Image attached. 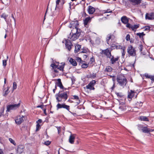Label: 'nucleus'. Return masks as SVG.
Instances as JSON below:
<instances>
[{
    "label": "nucleus",
    "mask_w": 154,
    "mask_h": 154,
    "mask_svg": "<svg viewBox=\"0 0 154 154\" xmlns=\"http://www.w3.org/2000/svg\"><path fill=\"white\" fill-rule=\"evenodd\" d=\"M70 25L69 26L70 28L72 27H73V29L72 30L68 37V38L70 39L72 41H74L78 39L81 35L82 30L77 27L79 24L77 20L71 22Z\"/></svg>",
    "instance_id": "nucleus-1"
},
{
    "label": "nucleus",
    "mask_w": 154,
    "mask_h": 154,
    "mask_svg": "<svg viewBox=\"0 0 154 154\" xmlns=\"http://www.w3.org/2000/svg\"><path fill=\"white\" fill-rule=\"evenodd\" d=\"M69 94V91H65L64 90L60 91L58 93L55 95L57 102H61L62 100L65 101L68 97V94Z\"/></svg>",
    "instance_id": "nucleus-2"
},
{
    "label": "nucleus",
    "mask_w": 154,
    "mask_h": 154,
    "mask_svg": "<svg viewBox=\"0 0 154 154\" xmlns=\"http://www.w3.org/2000/svg\"><path fill=\"white\" fill-rule=\"evenodd\" d=\"M117 82L119 85L122 87H124L126 85L127 83V80L124 75H120L118 76L116 79Z\"/></svg>",
    "instance_id": "nucleus-3"
},
{
    "label": "nucleus",
    "mask_w": 154,
    "mask_h": 154,
    "mask_svg": "<svg viewBox=\"0 0 154 154\" xmlns=\"http://www.w3.org/2000/svg\"><path fill=\"white\" fill-rule=\"evenodd\" d=\"M127 52L129 56L135 57L136 55V51L132 45L129 46L127 49Z\"/></svg>",
    "instance_id": "nucleus-4"
},
{
    "label": "nucleus",
    "mask_w": 154,
    "mask_h": 154,
    "mask_svg": "<svg viewBox=\"0 0 154 154\" xmlns=\"http://www.w3.org/2000/svg\"><path fill=\"white\" fill-rule=\"evenodd\" d=\"M20 103L19 102L18 104H15L8 105L7 107V111L9 112L11 110L15 109L18 108L20 106Z\"/></svg>",
    "instance_id": "nucleus-5"
},
{
    "label": "nucleus",
    "mask_w": 154,
    "mask_h": 154,
    "mask_svg": "<svg viewBox=\"0 0 154 154\" xmlns=\"http://www.w3.org/2000/svg\"><path fill=\"white\" fill-rule=\"evenodd\" d=\"M56 107L57 110L63 108L66 109L69 111L70 109L69 106L66 105L65 104H60L59 103H58L56 106Z\"/></svg>",
    "instance_id": "nucleus-6"
},
{
    "label": "nucleus",
    "mask_w": 154,
    "mask_h": 154,
    "mask_svg": "<svg viewBox=\"0 0 154 154\" xmlns=\"http://www.w3.org/2000/svg\"><path fill=\"white\" fill-rule=\"evenodd\" d=\"M102 54H105L107 58H110L112 56L111 51H110L108 48H107L104 50H102Z\"/></svg>",
    "instance_id": "nucleus-7"
},
{
    "label": "nucleus",
    "mask_w": 154,
    "mask_h": 154,
    "mask_svg": "<svg viewBox=\"0 0 154 154\" xmlns=\"http://www.w3.org/2000/svg\"><path fill=\"white\" fill-rule=\"evenodd\" d=\"M24 117V116H17L15 120V123L17 125L20 124L23 121V118Z\"/></svg>",
    "instance_id": "nucleus-8"
},
{
    "label": "nucleus",
    "mask_w": 154,
    "mask_h": 154,
    "mask_svg": "<svg viewBox=\"0 0 154 154\" xmlns=\"http://www.w3.org/2000/svg\"><path fill=\"white\" fill-rule=\"evenodd\" d=\"M65 46L66 49L69 51H70L72 48L73 45L71 42L67 40L66 41Z\"/></svg>",
    "instance_id": "nucleus-9"
},
{
    "label": "nucleus",
    "mask_w": 154,
    "mask_h": 154,
    "mask_svg": "<svg viewBox=\"0 0 154 154\" xmlns=\"http://www.w3.org/2000/svg\"><path fill=\"white\" fill-rule=\"evenodd\" d=\"M136 93V92L134 91L131 90L130 91L128 92V100L130 101L134 95Z\"/></svg>",
    "instance_id": "nucleus-10"
},
{
    "label": "nucleus",
    "mask_w": 154,
    "mask_h": 154,
    "mask_svg": "<svg viewBox=\"0 0 154 154\" xmlns=\"http://www.w3.org/2000/svg\"><path fill=\"white\" fill-rule=\"evenodd\" d=\"M145 18L146 20H152L154 19V13H146L145 16Z\"/></svg>",
    "instance_id": "nucleus-11"
},
{
    "label": "nucleus",
    "mask_w": 154,
    "mask_h": 154,
    "mask_svg": "<svg viewBox=\"0 0 154 154\" xmlns=\"http://www.w3.org/2000/svg\"><path fill=\"white\" fill-rule=\"evenodd\" d=\"M24 146L22 145H19L18 146L17 149V152L19 154H21L24 151Z\"/></svg>",
    "instance_id": "nucleus-12"
},
{
    "label": "nucleus",
    "mask_w": 154,
    "mask_h": 154,
    "mask_svg": "<svg viewBox=\"0 0 154 154\" xmlns=\"http://www.w3.org/2000/svg\"><path fill=\"white\" fill-rule=\"evenodd\" d=\"M75 136L76 134H71L69 138V142L70 143L72 144L74 143Z\"/></svg>",
    "instance_id": "nucleus-13"
},
{
    "label": "nucleus",
    "mask_w": 154,
    "mask_h": 154,
    "mask_svg": "<svg viewBox=\"0 0 154 154\" xmlns=\"http://www.w3.org/2000/svg\"><path fill=\"white\" fill-rule=\"evenodd\" d=\"M115 38L114 35L112 34H109L107 35L106 38V41L107 43L109 44V42L110 39H113Z\"/></svg>",
    "instance_id": "nucleus-14"
},
{
    "label": "nucleus",
    "mask_w": 154,
    "mask_h": 154,
    "mask_svg": "<svg viewBox=\"0 0 154 154\" xmlns=\"http://www.w3.org/2000/svg\"><path fill=\"white\" fill-rule=\"evenodd\" d=\"M88 13L89 14H93L95 11V8L91 6H89L88 7Z\"/></svg>",
    "instance_id": "nucleus-15"
},
{
    "label": "nucleus",
    "mask_w": 154,
    "mask_h": 154,
    "mask_svg": "<svg viewBox=\"0 0 154 154\" xmlns=\"http://www.w3.org/2000/svg\"><path fill=\"white\" fill-rule=\"evenodd\" d=\"M142 130V131L145 133H148L150 132H152L154 131V130L148 128L146 127H143Z\"/></svg>",
    "instance_id": "nucleus-16"
},
{
    "label": "nucleus",
    "mask_w": 154,
    "mask_h": 154,
    "mask_svg": "<svg viewBox=\"0 0 154 154\" xmlns=\"http://www.w3.org/2000/svg\"><path fill=\"white\" fill-rule=\"evenodd\" d=\"M57 82L56 83V85L59 87L61 89H64V87L61 82L60 79H58L57 80Z\"/></svg>",
    "instance_id": "nucleus-17"
},
{
    "label": "nucleus",
    "mask_w": 154,
    "mask_h": 154,
    "mask_svg": "<svg viewBox=\"0 0 154 154\" xmlns=\"http://www.w3.org/2000/svg\"><path fill=\"white\" fill-rule=\"evenodd\" d=\"M110 63L112 64H114L119 59V57L114 58L113 56H112L110 58Z\"/></svg>",
    "instance_id": "nucleus-18"
},
{
    "label": "nucleus",
    "mask_w": 154,
    "mask_h": 154,
    "mask_svg": "<svg viewBox=\"0 0 154 154\" xmlns=\"http://www.w3.org/2000/svg\"><path fill=\"white\" fill-rule=\"evenodd\" d=\"M121 20L123 23L126 24L128 22V18L126 16H124L121 17Z\"/></svg>",
    "instance_id": "nucleus-19"
},
{
    "label": "nucleus",
    "mask_w": 154,
    "mask_h": 154,
    "mask_svg": "<svg viewBox=\"0 0 154 154\" xmlns=\"http://www.w3.org/2000/svg\"><path fill=\"white\" fill-rule=\"evenodd\" d=\"M65 65V63H60V65H58V66L57 68L60 70L63 71Z\"/></svg>",
    "instance_id": "nucleus-20"
},
{
    "label": "nucleus",
    "mask_w": 154,
    "mask_h": 154,
    "mask_svg": "<svg viewBox=\"0 0 154 154\" xmlns=\"http://www.w3.org/2000/svg\"><path fill=\"white\" fill-rule=\"evenodd\" d=\"M81 48V45L79 44L76 45L75 46L74 52L75 53H77L79 51Z\"/></svg>",
    "instance_id": "nucleus-21"
},
{
    "label": "nucleus",
    "mask_w": 154,
    "mask_h": 154,
    "mask_svg": "<svg viewBox=\"0 0 154 154\" xmlns=\"http://www.w3.org/2000/svg\"><path fill=\"white\" fill-rule=\"evenodd\" d=\"M141 0H129V1L133 3L134 5L140 4L141 3Z\"/></svg>",
    "instance_id": "nucleus-22"
},
{
    "label": "nucleus",
    "mask_w": 154,
    "mask_h": 154,
    "mask_svg": "<svg viewBox=\"0 0 154 154\" xmlns=\"http://www.w3.org/2000/svg\"><path fill=\"white\" fill-rule=\"evenodd\" d=\"M117 48L118 49V48L117 47ZM118 48H121L122 49V56L124 57L125 54V47H124L122 48V46H119V47Z\"/></svg>",
    "instance_id": "nucleus-23"
},
{
    "label": "nucleus",
    "mask_w": 154,
    "mask_h": 154,
    "mask_svg": "<svg viewBox=\"0 0 154 154\" xmlns=\"http://www.w3.org/2000/svg\"><path fill=\"white\" fill-rule=\"evenodd\" d=\"M69 62H70L71 64H72L73 66H75L77 65V63L76 62L75 60L72 58H70L69 60Z\"/></svg>",
    "instance_id": "nucleus-24"
},
{
    "label": "nucleus",
    "mask_w": 154,
    "mask_h": 154,
    "mask_svg": "<svg viewBox=\"0 0 154 154\" xmlns=\"http://www.w3.org/2000/svg\"><path fill=\"white\" fill-rule=\"evenodd\" d=\"M120 105L121 106H120L119 108L121 110H124L126 109L125 104L124 103H122L120 104Z\"/></svg>",
    "instance_id": "nucleus-25"
},
{
    "label": "nucleus",
    "mask_w": 154,
    "mask_h": 154,
    "mask_svg": "<svg viewBox=\"0 0 154 154\" xmlns=\"http://www.w3.org/2000/svg\"><path fill=\"white\" fill-rule=\"evenodd\" d=\"M139 27V24L138 25H131V29L132 30L135 31L136 29Z\"/></svg>",
    "instance_id": "nucleus-26"
},
{
    "label": "nucleus",
    "mask_w": 154,
    "mask_h": 154,
    "mask_svg": "<svg viewBox=\"0 0 154 154\" xmlns=\"http://www.w3.org/2000/svg\"><path fill=\"white\" fill-rule=\"evenodd\" d=\"M145 76L146 78L150 79L151 80L154 81V76L149 75L148 74H145Z\"/></svg>",
    "instance_id": "nucleus-27"
},
{
    "label": "nucleus",
    "mask_w": 154,
    "mask_h": 154,
    "mask_svg": "<svg viewBox=\"0 0 154 154\" xmlns=\"http://www.w3.org/2000/svg\"><path fill=\"white\" fill-rule=\"evenodd\" d=\"M112 68L110 66H106L105 71V72H110L112 71Z\"/></svg>",
    "instance_id": "nucleus-28"
},
{
    "label": "nucleus",
    "mask_w": 154,
    "mask_h": 154,
    "mask_svg": "<svg viewBox=\"0 0 154 154\" xmlns=\"http://www.w3.org/2000/svg\"><path fill=\"white\" fill-rule=\"evenodd\" d=\"M91 19V18L90 17H88L85 18L84 20V24L85 25H87L88 22Z\"/></svg>",
    "instance_id": "nucleus-29"
},
{
    "label": "nucleus",
    "mask_w": 154,
    "mask_h": 154,
    "mask_svg": "<svg viewBox=\"0 0 154 154\" xmlns=\"http://www.w3.org/2000/svg\"><path fill=\"white\" fill-rule=\"evenodd\" d=\"M140 119L141 121H149V120L147 117L146 116H141L140 117Z\"/></svg>",
    "instance_id": "nucleus-30"
},
{
    "label": "nucleus",
    "mask_w": 154,
    "mask_h": 154,
    "mask_svg": "<svg viewBox=\"0 0 154 154\" xmlns=\"http://www.w3.org/2000/svg\"><path fill=\"white\" fill-rule=\"evenodd\" d=\"M86 88L88 89H89L90 90H95L94 88L91 85H90L89 84L86 86Z\"/></svg>",
    "instance_id": "nucleus-31"
},
{
    "label": "nucleus",
    "mask_w": 154,
    "mask_h": 154,
    "mask_svg": "<svg viewBox=\"0 0 154 154\" xmlns=\"http://www.w3.org/2000/svg\"><path fill=\"white\" fill-rule=\"evenodd\" d=\"M8 17V15L7 14L5 13H3L1 15V17L3 18L5 20L7 19V17Z\"/></svg>",
    "instance_id": "nucleus-32"
},
{
    "label": "nucleus",
    "mask_w": 154,
    "mask_h": 154,
    "mask_svg": "<svg viewBox=\"0 0 154 154\" xmlns=\"http://www.w3.org/2000/svg\"><path fill=\"white\" fill-rule=\"evenodd\" d=\"M5 21L8 25L9 26L11 25V20L10 18L7 19Z\"/></svg>",
    "instance_id": "nucleus-33"
},
{
    "label": "nucleus",
    "mask_w": 154,
    "mask_h": 154,
    "mask_svg": "<svg viewBox=\"0 0 154 154\" xmlns=\"http://www.w3.org/2000/svg\"><path fill=\"white\" fill-rule=\"evenodd\" d=\"M9 140L10 141V142H11V143L13 144L14 145L16 146V143L15 142V141L14 140H13V139H12V138H9Z\"/></svg>",
    "instance_id": "nucleus-34"
},
{
    "label": "nucleus",
    "mask_w": 154,
    "mask_h": 154,
    "mask_svg": "<svg viewBox=\"0 0 154 154\" xmlns=\"http://www.w3.org/2000/svg\"><path fill=\"white\" fill-rule=\"evenodd\" d=\"M96 83V81L95 80H93L90 82L89 84L94 87V86L95 85Z\"/></svg>",
    "instance_id": "nucleus-35"
},
{
    "label": "nucleus",
    "mask_w": 154,
    "mask_h": 154,
    "mask_svg": "<svg viewBox=\"0 0 154 154\" xmlns=\"http://www.w3.org/2000/svg\"><path fill=\"white\" fill-rule=\"evenodd\" d=\"M51 66L54 69L57 68L58 66V65H56L54 63L51 64Z\"/></svg>",
    "instance_id": "nucleus-36"
},
{
    "label": "nucleus",
    "mask_w": 154,
    "mask_h": 154,
    "mask_svg": "<svg viewBox=\"0 0 154 154\" xmlns=\"http://www.w3.org/2000/svg\"><path fill=\"white\" fill-rule=\"evenodd\" d=\"M7 88H8L6 90H5V89L4 90V91L5 92V93L4 94L3 96H6L9 93L8 90H9V88L8 87Z\"/></svg>",
    "instance_id": "nucleus-37"
},
{
    "label": "nucleus",
    "mask_w": 154,
    "mask_h": 154,
    "mask_svg": "<svg viewBox=\"0 0 154 154\" xmlns=\"http://www.w3.org/2000/svg\"><path fill=\"white\" fill-rule=\"evenodd\" d=\"M88 52V50L87 49H83L82 51L81 52V53H87Z\"/></svg>",
    "instance_id": "nucleus-38"
},
{
    "label": "nucleus",
    "mask_w": 154,
    "mask_h": 154,
    "mask_svg": "<svg viewBox=\"0 0 154 154\" xmlns=\"http://www.w3.org/2000/svg\"><path fill=\"white\" fill-rule=\"evenodd\" d=\"M137 35L139 36L140 38L143 36L145 35V34L143 32L142 33H137Z\"/></svg>",
    "instance_id": "nucleus-39"
},
{
    "label": "nucleus",
    "mask_w": 154,
    "mask_h": 154,
    "mask_svg": "<svg viewBox=\"0 0 154 154\" xmlns=\"http://www.w3.org/2000/svg\"><path fill=\"white\" fill-rule=\"evenodd\" d=\"M7 60H3L2 61L3 66L4 67H5L7 65Z\"/></svg>",
    "instance_id": "nucleus-40"
},
{
    "label": "nucleus",
    "mask_w": 154,
    "mask_h": 154,
    "mask_svg": "<svg viewBox=\"0 0 154 154\" xmlns=\"http://www.w3.org/2000/svg\"><path fill=\"white\" fill-rule=\"evenodd\" d=\"M40 126L39 124L38 123H37L36 125V128L35 130V131H37L39 130L40 127Z\"/></svg>",
    "instance_id": "nucleus-41"
},
{
    "label": "nucleus",
    "mask_w": 154,
    "mask_h": 154,
    "mask_svg": "<svg viewBox=\"0 0 154 154\" xmlns=\"http://www.w3.org/2000/svg\"><path fill=\"white\" fill-rule=\"evenodd\" d=\"M88 66V65L86 63H84L82 65V67L83 68H86Z\"/></svg>",
    "instance_id": "nucleus-42"
},
{
    "label": "nucleus",
    "mask_w": 154,
    "mask_h": 154,
    "mask_svg": "<svg viewBox=\"0 0 154 154\" xmlns=\"http://www.w3.org/2000/svg\"><path fill=\"white\" fill-rule=\"evenodd\" d=\"M17 88V84L16 82H14L13 83V89L14 90L16 89Z\"/></svg>",
    "instance_id": "nucleus-43"
},
{
    "label": "nucleus",
    "mask_w": 154,
    "mask_h": 154,
    "mask_svg": "<svg viewBox=\"0 0 154 154\" xmlns=\"http://www.w3.org/2000/svg\"><path fill=\"white\" fill-rule=\"evenodd\" d=\"M60 0H56V6L55 10H56L57 8V6L59 5V3L60 2Z\"/></svg>",
    "instance_id": "nucleus-44"
},
{
    "label": "nucleus",
    "mask_w": 154,
    "mask_h": 154,
    "mask_svg": "<svg viewBox=\"0 0 154 154\" xmlns=\"http://www.w3.org/2000/svg\"><path fill=\"white\" fill-rule=\"evenodd\" d=\"M126 39L127 41L130 40V35L128 34L127 35L126 37Z\"/></svg>",
    "instance_id": "nucleus-45"
},
{
    "label": "nucleus",
    "mask_w": 154,
    "mask_h": 154,
    "mask_svg": "<svg viewBox=\"0 0 154 154\" xmlns=\"http://www.w3.org/2000/svg\"><path fill=\"white\" fill-rule=\"evenodd\" d=\"M116 95L120 97H122V95L121 93H116Z\"/></svg>",
    "instance_id": "nucleus-46"
},
{
    "label": "nucleus",
    "mask_w": 154,
    "mask_h": 154,
    "mask_svg": "<svg viewBox=\"0 0 154 154\" xmlns=\"http://www.w3.org/2000/svg\"><path fill=\"white\" fill-rule=\"evenodd\" d=\"M74 97L73 99L77 100H79V97L77 95H74L73 96ZM79 101L80 100H79Z\"/></svg>",
    "instance_id": "nucleus-47"
},
{
    "label": "nucleus",
    "mask_w": 154,
    "mask_h": 154,
    "mask_svg": "<svg viewBox=\"0 0 154 154\" xmlns=\"http://www.w3.org/2000/svg\"><path fill=\"white\" fill-rule=\"evenodd\" d=\"M51 143L50 142L48 141H46L45 142V144L46 145L48 146L50 145V144Z\"/></svg>",
    "instance_id": "nucleus-48"
},
{
    "label": "nucleus",
    "mask_w": 154,
    "mask_h": 154,
    "mask_svg": "<svg viewBox=\"0 0 154 154\" xmlns=\"http://www.w3.org/2000/svg\"><path fill=\"white\" fill-rule=\"evenodd\" d=\"M44 106L43 104H42L41 105H38L36 106L37 108H41L42 109H43L44 108Z\"/></svg>",
    "instance_id": "nucleus-49"
},
{
    "label": "nucleus",
    "mask_w": 154,
    "mask_h": 154,
    "mask_svg": "<svg viewBox=\"0 0 154 154\" xmlns=\"http://www.w3.org/2000/svg\"><path fill=\"white\" fill-rule=\"evenodd\" d=\"M126 24V26L127 27L131 29V25L130 23H127Z\"/></svg>",
    "instance_id": "nucleus-50"
},
{
    "label": "nucleus",
    "mask_w": 154,
    "mask_h": 154,
    "mask_svg": "<svg viewBox=\"0 0 154 154\" xmlns=\"http://www.w3.org/2000/svg\"><path fill=\"white\" fill-rule=\"evenodd\" d=\"M150 27L149 26H146L144 28L145 30L147 31L150 29Z\"/></svg>",
    "instance_id": "nucleus-51"
},
{
    "label": "nucleus",
    "mask_w": 154,
    "mask_h": 154,
    "mask_svg": "<svg viewBox=\"0 0 154 154\" xmlns=\"http://www.w3.org/2000/svg\"><path fill=\"white\" fill-rule=\"evenodd\" d=\"M77 60L78 62H80V63H82L81 62H83V61L81 59L80 57H78Z\"/></svg>",
    "instance_id": "nucleus-52"
},
{
    "label": "nucleus",
    "mask_w": 154,
    "mask_h": 154,
    "mask_svg": "<svg viewBox=\"0 0 154 154\" xmlns=\"http://www.w3.org/2000/svg\"><path fill=\"white\" fill-rule=\"evenodd\" d=\"M42 122V120L41 119H39L36 122V123H38L39 124V123H41Z\"/></svg>",
    "instance_id": "nucleus-53"
},
{
    "label": "nucleus",
    "mask_w": 154,
    "mask_h": 154,
    "mask_svg": "<svg viewBox=\"0 0 154 154\" xmlns=\"http://www.w3.org/2000/svg\"><path fill=\"white\" fill-rule=\"evenodd\" d=\"M11 17L13 18V19H14V22L15 25V24H16V20H15V18H14V16L13 14H11Z\"/></svg>",
    "instance_id": "nucleus-54"
},
{
    "label": "nucleus",
    "mask_w": 154,
    "mask_h": 154,
    "mask_svg": "<svg viewBox=\"0 0 154 154\" xmlns=\"http://www.w3.org/2000/svg\"><path fill=\"white\" fill-rule=\"evenodd\" d=\"M46 108H45V109H44L43 110V112H44V113L45 114V115H47V113H46Z\"/></svg>",
    "instance_id": "nucleus-55"
},
{
    "label": "nucleus",
    "mask_w": 154,
    "mask_h": 154,
    "mask_svg": "<svg viewBox=\"0 0 154 154\" xmlns=\"http://www.w3.org/2000/svg\"><path fill=\"white\" fill-rule=\"evenodd\" d=\"M90 61L92 63L94 61V59L93 58V57H92L91 58Z\"/></svg>",
    "instance_id": "nucleus-56"
},
{
    "label": "nucleus",
    "mask_w": 154,
    "mask_h": 154,
    "mask_svg": "<svg viewBox=\"0 0 154 154\" xmlns=\"http://www.w3.org/2000/svg\"><path fill=\"white\" fill-rule=\"evenodd\" d=\"M110 10H107L105 12V13H112V11H109Z\"/></svg>",
    "instance_id": "nucleus-57"
},
{
    "label": "nucleus",
    "mask_w": 154,
    "mask_h": 154,
    "mask_svg": "<svg viewBox=\"0 0 154 154\" xmlns=\"http://www.w3.org/2000/svg\"><path fill=\"white\" fill-rule=\"evenodd\" d=\"M115 83H114V84L111 87V89L112 90H113L114 89V88H115Z\"/></svg>",
    "instance_id": "nucleus-58"
},
{
    "label": "nucleus",
    "mask_w": 154,
    "mask_h": 154,
    "mask_svg": "<svg viewBox=\"0 0 154 154\" xmlns=\"http://www.w3.org/2000/svg\"><path fill=\"white\" fill-rule=\"evenodd\" d=\"M69 112L71 113L72 115H73V116H75L76 115V113H74V112H71V111H69Z\"/></svg>",
    "instance_id": "nucleus-59"
},
{
    "label": "nucleus",
    "mask_w": 154,
    "mask_h": 154,
    "mask_svg": "<svg viewBox=\"0 0 154 154\" xmlns=\"http://www.w3.org/2000/svg\"><path fill=\"white\" fill-rule=\"evenodd\" d=\"M4 112V109L2 110V112H0V117L1 116L3 115Z\"/></svg>",
    "instance_id": "nucleus-60"
},
{
    "label": "nucleus",
    "mask_w": 154,
    "mask_h": 154,
    "mask_svg": "<svg viewBox=\"0 0 154 154\" xmlns=\"http://www.w3.org/2000/svg\"><path fill=\"white\" fill-rule=\"evenodd\" d=\"M140 51H142V49H143V46L142 45H140Z\"/></svg>",
    "instance_id": "nucleus-61"
},
{
    "label": "nucleus",
    "mask_w": 154,
    "mask_h": 154,
    "mask_svg": "<svg viewBox=\"0 0 154 154\" xmlns=\"http://www.w3.org/2000/svg\"><path fill=\"white\" fill-rule=\"evenodd\" d=\"M0 154H4L2 150L0 149Z\"/></svg>",
    "instance_id": "nucleus-62"
},
{
    "label": "nucleus",
    "mask_w": 154,
    "mask_h": 154,
    "mask_svg": "<svg viewBox=\"0 0 154 154\" xmlns=\"http://www.w3.org/2000/svg\"><path fill=\"white\" fill-rule=\"evenodd\" d=\"M112 80L113 82H115V80H116V79H115V77L114 76H112Z\"/></svg>",
    "instance_id": "nucleus-63"
},
{
    "label": "nucleus",
    "mask_w": 154,
    "mask_h": 154,
    "mask_svg": "<svg viewBox=\"0 0 154 154\" xmlns=\"http://www.w3.org/2000/svg\"><path fill=\"white\" fill-rule=\"evenodd\" d=\"M61 2H61L62 5H63L64 4L65 2V0H61Z\"/></svg>",
    "instance_id": "nucleus-64"
}]
</instances>
